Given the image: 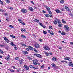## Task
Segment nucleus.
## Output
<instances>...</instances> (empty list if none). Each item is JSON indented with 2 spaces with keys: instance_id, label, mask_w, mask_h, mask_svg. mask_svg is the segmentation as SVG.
Here are the masks:
<instances>
[{
  "instance_id": "14",
  "label": "nucleus",
  "mask_w": 73,
  "mask_h": 73,
  "mask_svg": "<svg viewBox=\"0 0 73 73\" xmlns=\"http://www.w3.org/2000/svg\"><path fill=\"white\" fill-rule=\"evenodd\" d=\"M57 21L56 20V18L55 19V20H54V21L53 22V23L54 24H57Z\"/></svg>"
},
{
  "instance_id": "5",
  "label": "nucleus",
  "mask_w": 73,
  "mask_h": 73,
  "mask_svg": "<svg viewBox=\"0 0 73 73\" xmlns=\"http://www.w3.org/2000/svg\"><path fill=\"white\" fill-rule=\"evenodd\" d=\"M18 21L19 23H21V24H22L23 25H26L24 23V22H23V21L22 20H21L20 19H18Z\"/></svg>"
},
{
  "instance_id": "17",
  "label": "nucleus",
  "mask_w": 73,
  "mask_h": 73,
  "mask_svg": "<svg viewBox=\"0 0 73 73\" xmlns=\"http://www.w3.org/2000/svg\"><path fill=\"white\" fill-rule=\"evenodd\" d=\"M27 47H29V49L30 50H32V51L33 50V47H31V46H27Z\"/></svg>"
},
{
  "instance_id": "38",
  "label": "nucleus",
  "mask_w": 73,
  "mask_h": 73,
  "mask_svg": "<svg viewBox=\"0 0 73 73\" xmlns=\"http://www.w3.org/2000/svg\"><path fill=\"white\" fill-rule=\"evenodd\" d=\"M0 52L1 53H2V54H3L4 53V52L1 50V49L0 50Z\"/></svg>"
},
{
  "instance_id": "20",
  "label": "nucleus",
  "mask_w": 73,
  "mask_h": 73,
  "mask_svg": "<svg viewBox=\"0 0 73 73\" xmlns=\"http://www.w3.org/2000/svg\"><path fill=\"white\" fill-rule=\"evenodd\" d=\"M55 11L57 13H61V11L60 10L58 9H56L55 10Z\"/></svg>"
},
{
  "instance_id": "34",
  "label": "nucleus",
  "mask_w": 73,
  "mask_h": 73,
  "mask_svg": "<svg viewBox=\"0 0 73 73\" xmlns=\"http://www.w3.org/2000/svg\"><path fill=\"white\" fill-rule=\"evenodd\" d=\"M10 36L11 37H12V38H15V36L13 35H10Z\"/></svg>"
},
{
  "instance_id": "36",
  "label": "nucleus",
  "mask_w": 73,
  "mask_h": 73,
  "mask_svg": "<svg viewBox=\"0 0 73 73\" xmlns=\"http://www.w3.org/2000/svg\"><path fill=\"white\" fill-rule=\"evenodd\" d=\"M26 50L27 51H29L30 50L29 47H27V48H26Z\"/></svg>"
},
{
  "instance_id": "9",
  "label": "nucleus",
  "mask_w": 73,
  "mask_h": 73,
  "mask_svg": "<svg viewBox=\"0 0 73 73\" xmlns=\"http://www.w3.org/2000/svg\"><path fill=\"white\" fill-rule=\"evenodd\" d=\"M36 56L37 57H39V58H42V56L40 54H36Z\"/></svg>"
},
{
  "instance_id": "44",
  "label": "nucleus",
  "mask_w": 73,
  "mask_h": 73,
  "mask_svg": "<svg viewBox=\"0 0 73 73\" xmlns=\"http://www.w3.org/2000/svg\"><path fill=\"white\" fill-rule=\"evenodd\" d=\"M39 41H40L41 42H43V40L42 39H39Z\"/></svg>"
},
{
  "instance_id": "53",
  "label": "nucleus",
  "mask_w": 73,
  "mask_h": 73,
  "mask_svg": "<svg viewBox=\"0 0 73 73\" xmlns=\"http://www.w3.org/2000/svg\"><path fill=\"white\" fill-rule=\"evenodd\" d=\"M42 12H43V13H46V11H45L44 10L42 11Z\"/></svg>"
},
{
  "instance_id": "48",
  "label": "nucleus",
  "mask_w": 73,
  "mask_h": 73,
  "mask_svg": "<svg viewBox=\"0 0 73 73\" xmlns=\"http://www.w3.org/2000/svg\"><path fill=\"white\" fill-rule=\"evenodd\" d=\"M49 28L50 29H53V27L51 26H49Z\"/></svg>"
},
{
  "instance_id": "10",
  "label": "nucleus",
  "mask_w": 73,
  "mask_h": 73,
  "mask_svg": "<svg viewBox=\"0 0 73 73\" xmlns=\"http://www.w3.org/2000/svg\"><path fill=\"white\" fill-rule=\"evenodd\" d=\"M34 46L35 48H39L40 47V45H39V44H35L34 45Z\"/></svg>"
},
{
  "instance_id": "62",
  "label": "nucleus",
  "mask_w": 73,
  "mask_h": 73,
  "mask_svg": "<svg viewBox=\"0 0 73 73\" xmlns=\"http://www.w3.org/2000/svg\"><path fill=\"white\" fill-rule=\"evenodd\" d=\"M28 58H29V60H32V58H30L29 57Z\"/></svg>"
},
{
  "instance_id": "33",
  "label": "nucleus",
  "mask_w": 73,
  "mask_h": 73,
  "mask_svg": "<svg viewBox=\"0 0 73 73\" xmlns=\"http://www.w3.org/2000/svg\"><path fill=\"white\" fill-rule=\"evenodd\" d=\"M62 23H63V24H65V23H66V22H65V21L64 20V19L62 20Z\"/></svg>"
},
{
  "instance_id": "42",
  "label": "nucleus",
  "mask_w": 73,
  "mask_h": 73,
  "mask_svg": "<svg viewBox=\"0 0 73 73\" xmlns=\"http://www.w3.org/2000/svg\"><path fill=\"white\" fill-rule=\"evenodd\" d=\"M43 33L44 34H46V33H47V32H46L44 30H43Z\"/></svg>"
},
{
  "instance_id": "54",
  "label": "nucleus",
  "mask_w": 73,
  "mask_h": 73,
  "mask_svg": "<svg viewBox=\"0 0 73 73\" xmlns=\"http://www.w3.org/2000/svg\"><path fill=\"white\" fill-rule=\"evenodd\" d=\"M6 20L7 21H9V18L8 17H7L6 18Z\"/></svg>"
},
{
  "instance_id": "57",
  "label": "nucleus",
  "mask_w": 73,
  "mask_h": 73,
  "mask_svg": "<svg viewBox=\"0 0 73 73\" xmlns=\"http://www.w3.org/2000/svg\"><path fill=\"white\" fill-rule=\"evenodd\" d=\"M61 10L62 11H65V10H64V9L62 8H61Z\"/></svg>"
},
{
  "instance_id": "64",
  "label": "nucleus",
  "mask_w": 73,
  "mask_h": 73,
  "mask_svg": "<svg viewBox=\"0 0 73 73\" xmlns=\"http://www.w3.org/2000/svg\"><path fill=\"white\" fill-rule=\"evenodd\" d=\"M49 54L50 55H52V53L51 52L49 53Z\"/></svg>"
},
{
  "instance_id": "26",
  "label": "nucleus",
  "mask_w": 73,
  "mask_h": 73,
  "mask_svg": "<svg viewBox=\"0 0 73 73\" xmlns=\"http://www.w3.org/2000/svg\"><path fill=\"white\" fill-rule=\"evenodd\" d=\"M51 65L52 67H53V68H54V67H55V66H56V64L54 63H52L51 64Z\"/></svg>"
},
{
  "instance_id": "39",
  "label": "nucleus",
  "mask_w": 73,
  "mask_h": 73,
  "mask_svg": "<svg viewBox=\"0 0 73 73\" xmlns=\"http://www.w3.org/2000/svg\"><path fill=\"white\" fill-rule=\"evenodd\" d=\"M0 11L1 12H4V10L3 9H0Z\"/></svg>"
},
{
  "instance_id": "49",
  "label": "nucleus",
  "mask_w": 73,
  "mask_h": 73,
  "mask_svg": "<svg viewBox=\"0 0 73 73\" xmlns=\"http://www.w3.org/2000/svg\"><path fill=\"white\" fill-rule=\"evenodd\" d=\"M58 27H62V24H60L58 25Z\"/></svg>"
},
{
  "instance_id": "12",
  "label": "nucleus",
  "mask_w": 73,
  "mask_h": 73,
  "mask_svg": "<svg viewBox=\"0 0 73 73\" xmlns=\"http://www.w3.org/2000/svg\"><path fill=\"white\" fill-rule=\"evenodd\" d=\"M48 32L49 33H50V34H51V35H53L54 33H53V31H50V30H48Z\"/></svg>"
},
{
  "instance_id": "60",
  "label": "nucleus",
  "mask_w": 73,
  "mask_h": 73,
  "mask_svg": "<svg viewBox=\"0 0 73 73\" xmlns=\"http://www.w3.org/2000/svg\"><path fill=\"white\" fill-rule=\"evenodd\" d=\"M72 63L71 62L69 63V66H70V65L71 64H72Z\"/></svg>"
},
{
  "instance_id": "11",
  "label": "nucleus",
  "mask_w": 73,
  "mask_h": 73,
  "mask_svg": "<svg viewBox=\"0 0 73 73\" xmlns=\"http://www.w3.org/2000/svg\"><path fill=\"white\" fill-rule=\"evenodd\" d=\"M22 53L23 54H28V52L27 51H22Z\"/></svg>"
},
{
  "instance_id": "31",
  "label": "nucleus",
  "mask_w": 73,
  "mask_h": 73,
  "mask_svg": "<svg viewBox=\"0 0 73 73\" xmlns=\"http://www.w3.org/2000/svg\"><path fill=\"white\" fill-rule=\"evenodd\" d=\"M45 54L47 56H48L49 55V53H48V52H45Z\"/></svg>"
},
{
  "instance_id": "15",
  "label": "nucleus",
  "mask_w": 73,
  "mask_h": 73,
  "mask_svg": "<svg viewBox=\"0 0 73 73\" xmlns=\"http://www.w3.org/2000/svg\"><path fill=\"white\" fill-rule=\"evenodd\" d=\"M24 61V60L21 59L20 60H19L20 64H22L23 61Z\"/></svg>"
},
{
  "instance_id": "41",
  "label": "nucleus",
  "mask_w": 73,
  "mask_h": 73,
  "mask_svg": "<svg viewBox=\"0 0 73 73\" xmlns=\"http://www.w3.org/2000/svg\"><path fill=\"white\" fill-rule=\"evenodd\" d=\"M61 34L62 35H65V32H63L61 33Z\"/></svg>"
},
{
  "instance_id": "19",
  "label": "nucleus",
  "mask_w": 73,
  "mask_h": 73,
  "mask_svg": "<svg viewBox=\"0 0 73 73\" xmlns=\"http://www.w3.org/2000/svg\"><path fill=\"white\" fill-rule=\"evenodd\" d=\"M21 44L22 45V46H23L27 47V45L23 43H21Z\"/></svg>"
},
{
  "instance_id": "3",
  "label": "nucleus",
  "mask_w": 73,
  "mask_h": 73,
  "mask_svg": "<svg viewBox=\"0 0 73 73\" xmlns=\"http://www.w3.org/2000/svg\"><path fill=\"white\" fill-rule=\"evenodd\" d=\"M3 38H4V40L7 43H9V42H10V41L9 40H8V38H7L6 37H3Z\"/></svg>"
},
{
  "instance_id": "43",
  "label": "nucleus",
  "mask_w": 73,
  "mask_h": 73,
  "mask_svg": "<svg viewBox=\"0 0 73 73\" xmlns=\"http://www.w3.org/2000/svg\"><path fill=\"white\" fill-rule=\"evenodd\" d=\"M0 4H4V3H3V1H1V0H0Z\"/></svg>"
},
{
  "instance_id": "52",
  "label": "nucleus",
  "mask_w": 73,
  "mask_h": 73,
  "mask_svg": "<svg viewBox=\"0 0 73 73\" xmlns=\"http://www.w3.org/2000/svg\"><path fill=\"white\" fill-rule=\"evenodd\" d=\"M44 68V65H42V66H41V68L42 69H43V68Z\"/></svg>"
},
{
  "instance_id": "50",
  "label": "nucleus",
  "mask_w": 73,
  "mask_h": 73,
  "mask_svg": "<svg viewBox=\"0 0 73 73\" xmlns=\"http://www.w3.org/2000/svg\"><path fill=\"white\" fill-rule=\"evenodd\" d=\"M41 26L42 27H43V28H44L46 27V26L44 25H42Z\"/></svg>"
},
{
  "instance_id": "4",
  "label": "nucleus",
  "mask_w": 73,
  "mask_h": 73,
  "mask_svg": "<svg viewBox=\"0 0 73 73\" xmlns=\"http://www.w3.org/2000/svg\"><path fill=\"white\" fill-rule=\"evenodd\" d=\"M64 28H65L66 29L65 30L66 31H69V27L68 26V25H64Z\"/></svg>"
},
{
  "instance_id": "55",
  "label": "nucleus",
  "mask_w": 73,
  "mask_h": 73,
  "mask_svg": "<svg viewBox=\"0 0 73 73\" xmlns=\"http://www.w3.org/2000/svg\"><path fill=\"white\" fill-rule=\"evenodd\" d=\"M33 36L35 37H36V36H36V35L35 34H33Z\"/></svg>"
},
{
  "instance_id": "28",
  "label": "nucleus",
  "mask_w": 73,
  "mask_h": 73,
  "mask_svg": "<svg viewBox=\"0 0 73 73\" xmlns=\"http://www.w3.org/2000/svg\"><path fill=\"white\" fill-rule=\"evenodd\" d=\"M45 16L46 17H49V16H50V15H49L46 14H45Z\"/></svg>"
},
{
  "instance_id": "2",
  "label": "nucleus",
  "mask_w": 73,
  "mask_h": 73,
  "mask_svg": "<svg viewBox=\"0 0 73 73\" xmlns=\"http://www.w3.org/2000/svg\"><path fill=\"white\" fill-rule=\"evenodd\" d=\"M24 68L26 70H29V67L25 64L24 65Z\"/></svg>"
},
{
  "instance_id": "45",
  "label": "nucleus",
  "mask_w": 73,
  "mask_h": 73,
  "mask_svg": "<svg viewBox=\"0 0 73 73\" xmlns=\"http://www.w3.org/2000/svg\"><path fill=\"white\" fill-rule=\"evenodd\" d=\"M9 27H10V28H13V26L9 25Z\"/></svg>"
},
{
  "instance_id": "46",
  "label": "nucleus",
  "mask_w": 73,
  "mask_h": 73,
  "mask_svg": "<svg viewBox=\"0 0 73 73\" xmlns=\"http://www.w3.org/2000/svg\"><path fill=\"white\" fill-rule=\"evenodd\" d=\"M29 67L30 68H31V69H33V66H32V65H30L29 66Z\"/></svg>"
},
{
  "instance_id": "8",
  "label": "nucleus",
  "mask_w": 73,
  "mask_h": 73,
  "mask_svg": "<svg viewBox=\"0 0 73 73\" xmlns=\"http://www.w3.org/2000/svg\"><path fill=\"white\" fill-rule=\"evenodd\" d=\"M28 9L29 10V11H33L34 10L31 7H29L28 8Z\"/></svg>"
},
{
  "instance_id": "59",
  "label": "nucleus",
  "mask_w": 73,
  "mask_h": 73,
  "mask_svg": "<svg viewBox=\"0 0 73 73\" xmlns=\"http://www.w3.org/2000/svg\"><path fill=\"white\" fill-rule=\"evenodd\" d=\"M67 11H69V9H68V7L66 9Z\"/></svg>"
},
{
  "instance_id": "6",
  "label": "nucleus",
  "mask_w": 73,
  "mask_h": 73,
  "mask_svg": "<svg viewBox=\"0 0 73 73\" xmlns=\"http://www.w3.org/2000/svg\"><path fill=\"white\" fill-rule=\"evenodd\" d=\"M33 64L34 65H37V61L36 60H33Z\"/></svg>"
},
{
  "instance_id": "24",
  "label": "nucleus",
  "mask_w": 73,
  "mask_h": 73,
  "mask_svg": "<svg viewBox=\"0 0 73 73\" xmlns=\"http://www.w3.org/2000/svg\"><path fill=\"white\" fill-rule=\"evenodd\" d=\"M9 70H10V71H11V72H15V70H12L11 69H8Z\"/></svg>"
},
{
  "instance_id": "58",
  "label": "nucleus",
  "mask_w": 73,
  "mask_h": 73,
  "mask_svg": "<svg viewBox=\"0 0 73 73\" xmlns=\"http://www.w3.org/2000/svg\"><path fill=\"white\" fill-rule=\"evenodd\" d=\"M0 46L1 47H4V45L0 44Z\"/></svg>"
},
{
  "instance_id": "22",
  "label": "nucleus",
  "mask_w": 73,
  "mask_h": 73,
  "mask_svg": "<svg viewBox=\"0 0 73 73\" xmlns=\"http://www.w3.org/2000/svg\"><path fill=\"white\" fill-rule=\"evenodd\" d=\"M10 44L13 46H15V44H13V42L10 43Z\"/></svg>"
},
{
  "instance_id": "37",
  "label": "nucleus",
  "mask_w": 73,
  "mask_h": 73,
  "mask_svg": "<svg viewBox=\"0 0 73 73\" xmlns=\"http://www.w3.org/2000/svg\"><path fill=\"white\" fill-rule=\"evenodd\" d=\"M21 37H23V38H26V37H25V36L24 35H22Z\"/></svg>"
},
{
  "instance_id": "29",
  "label": "nucleus",
  "mask_w": 73,
  "mask_h": 73,
  "mask_svg": "<svg viewBox=\"0 0 73 73\" xmlns=\"http://www.w3.org/2000/svg\"><path fill=\"white\" fill-rule=\"evenodd\" d=\"M64 2V0H61L60 1V3H61V4H63Z\"/></svg>"
},
{
  "instance_id": "40",
  "label": "nucleus",
  "mask_w": 73,
  "mask_h": 73,
  "mask_svg": "<svg viewBox=\"0 0 73 73\" xmlns=\"http://www.w3.org/2000/svg\"><path fill=\"white\" fill-rule=\"evenodd\" d=\"M15 59L16 60H19V58L17 57H16L15 58Z\"/></svg>"
},
{
  "instance_id": "56",
  "label": "nucleus",
  "mask_w": 73,
  "mask_h": 73,
  "mask_svg": "<svg viewBox=\"0 0 73 73\" xmlns=\"http://www.w3.org/2000/svg\"><path fill=\"white\" fill-rule=\"evenodd\" d=\"M11 10H13V8H12V7H10V8H9Z\"/></svg>"
},
{
  "instance_id": "13",
  "label": "nucleus",
  "mask_w": 73,
  "mask_h": 73,
  "mask_svg": "<svg viewBox=\"0 0 73 73\" xmlns=\"http://www.w3.org/2000/svg\"><path fill=\"white\" fill-rule=\"evenodd\" d=\"M45 7L46 9L48 10V11H50V8H49V7L46 6H44Z\"/></svg>"
},
{
  "instance_id": "27",
  "label": "nucleus",
  "mask_w": 73,
  "mask_h": 73,
  "mask_svg": "<svg viewBox=\"0 0 73 73\" xmlns=\"http://www.w3.org/2000/svg\"><path fill=\"white\" fill-rule=\"evenodd\" d=\"M17 73H20V71L21 69H20V68H19V69H17Z\"/></svg>"
},
{
  "instance_id": "1",
  "label": "nucleus",
  "mask_w": 73,
  "mask_h": 73,
  "mask_svg": "<svg viewBox=\"0 0 73 73\" xmlns=\"http://www.w3.org/2000/svg\"><path fill=\"white\" fill-rule=\"evenodd\" d=\"M43 48L44 49L46 50H50V48H49V47H48V46L47 45L44 46L43 47Z\"/></svg>"
},
{
  "instance_id": "63",
  "label": "nucleus",
  "mask_w": 73,
  "mask_h": 73,
  "mask_svg": "<svg viewBox=\"0 0 73 73\" xmlns=\"http://www.w3.org/2000/svg\"><path fill=\"white\" fill-rule=\"evenodd\" d=\"M33 50H34V51H35V52H37V50H36V49H33Z\"/></svg>"
},
{
  "instance_id": "30",
  "label": "nucleus",
  "mask_w": 73,
  "mask_h": 73,
  "mask_svg": "<svg viewBox=\"0 0 73 73\" xmlns=\"http://www.w3.org/2000/svg\"><path fill=\"white\" fill-rule=\"evenodd\" d=\"M6 2L7 3H10V1L9 0H6Z\"/></svg>"
},
{
  "instance_id": "16",
  "label": "nucleus",
  "mask_w": 73,
  "mask_h": 73,
  "mask_svg": "<svg viewBox=\"0 0 73 73\" xmlns=\"http://www.w3.org/2000/svg\"><path fill=\"white\" fill-rule=\"evenodd\" d=\"M52 60L53 61H56V60H57V58L54 57L52 58Z\"/></svg>"
},
{
  "instance_id": "18",
  "label": "nucleus",
  "mask_w": 73,
  "mask_h": 73,
  "mask_svg": "<svg viewBox=\"0 0 73 73\" xmlns=\"http://www.w3.org/2000/svg\"><path fill=\"white\" fill-rule=\"evenodd\" d=\"M9 57H10V56L8 55L5 58V59L6 60H7V61H9Z\"/></svg>"
},
{
  "instance_id": "47",
  "label": "nucleus",
  "mask_w": 73,
  "mask_h": 73,
  "mask_svg": "<svg viewBox=\"0 0 73 73\" xmlns=\"http://www.w3.org/2000/svg\"><path fill=\"white\" fill-rule=\"evenodd\" d=\"M4 15L5 16H8V14L6 13H5Z\"/></svg>"
},
{
  "instance_id": "21",
  "label": "nucleus",
  "mask_w": 73,
  "mask_h": 73,
  "mask_svg": "<svg viewBox=\"0 0 73 73\" xmlns=\"http://www.w3.org/2000/svg\"><path fill=\"white\" fill-rule=\"evenodd\" d=\"M34 22H36L37 23H39L40 21L37 19H35L34 20Z\"/></svg>"
},
{
  "instance_id": "32",
  "label": "nucleus",
  "mask_w": 73,
  "mask_h": 73,
  "mask_svg": "<svg viewBox=\"0 0 73 73\" xmlns=\"http://www.w3.org/2000/svg\"><path fill=\"white\" fill-rule=\"evenodd\" d=\"M50 15H52V11L50 10L48 11Z\"/></svg>"
},
{
  "instance_id": "51",
  "label": "nucleus",
  "mask_w": 73,
  "mask_h": 73,
  "mask_svg": "<svg viewBox=\"0 0 73 73\" xmlns=\"http://www.w3.org/2000/svg\"><path fill=\"white\" fill-rule=\"evenodd\" d=\"M9 47H8V46H6V47H5V49H7V50H8V48Z\"/></svg>"
},
{
  "instance_id": "35",
  "label": "nucleus",
  "mask_w": 73,
  "mask_h": 73,
  "mask_svg": "<svg viewBox=\"0 0 73 73\" xmlns=\"http://www.w3.org/2000/svg\"><path fill=\"white\" fill-rule=\"evenodd\" d=\"M65 59L66 60H69V59H70V58L68 57H66V58H65Z\"/></svg>"
},
{
  "instance_id": "7",
  "label": "nucleus",
  "mask_w": 73,
  "mask_h": 73,
  "mask_svg": "<svg viewBox=\"0 0 73 73\" xmlns=\"http://www.w3.org/2000/svg\"><path fill=\"white\" fill-rule=\"evenodd\" d=\"M21 12L23 13H26L27 12V10L25 9H21Z\"/></svg>"
},
{
  "instance_id": "25",
  "label": "nucleus",
  "mask_w": 73,
  "mask_h": 73,
  "mask_svg": "<svg viewBox=\"0 0 73 73\" xmlns=\"http://www.w3.org/2000/svg\"><path fill=\"white\" fill-rule=\"evenodd\" d=\"M21 30L23 32H25L26 31V30L24 29H21Z\"/></svg>"
},
{
  "instance_id": "61",
  "label": "nucleus",
  "mask_w": 73,
  "mask_h": 73,
  "mask_svg": "<svg viewBox=\"0 0 73 73\" xmlns=\"http://www.w3.org/2000/svg\"><path fill=\"white\" fill-rule=\"evenodd\" d=\"M15 48V50H17V47H14Z\"/></svg>"
},
{
  "instance_id": "23",
  "label": "nucleus",
  "mask_w": 73,
  "mask_h": 73,
  "mask_svg": "<svg viewBox=\"0 0 73 73\" xmlns=\"http://www.w3.org/2000/svg\"><path fill=\"white\" fill-rule=\"evenodd\" d=\"M56 20L58 21V24H61V22H60V20H59L57 18H56Z\"/></svg>"
}]
</instances>
